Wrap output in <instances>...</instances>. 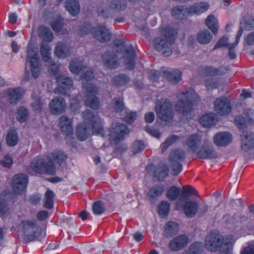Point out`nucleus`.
Listing matches in <instances>:
<instances>
[{
	"mask_svg": "<svg viewBox=\"0 0 254 254\" xmlns=\"http://www.w3.org/2000/svg\"><path fill=\"white\" fill-rule=\"evenodd\" d=\"M241 148L245 152L254 150V133L249 132L241 135Z\"/></svg>",
	"mask_w": 254,
	"mask_h": 254,
	"instance_id": "obj_26",
	"label": "nucleus"
},
{
	"mask_svg": "<svg viewBox=\"0 0 254 254\" xmlns=\"http://www.w3.org/2000/svg\"><path fill=\"white\" fill-rule=\"evenodd\" d=\"M197 156L202 159H214L217 157V155L212 145L204 143L200 149L197 152Z\"/></svg>",
	"mask_w": 254,
	"mask_h": 254,
	"instance_id": "obj_25",
	"label": "nucleus"
},
{
	"mask_svg": "<svg viewBox=\"0 0 254 254\" xmlns=\"http://www.w3.org/2000/svg\"><path fill=\"white\" fill-rule=\"evenodd\" d=\"M198 43L202 44H206L209 43L212 38V35L207 30L198 32L196 36Z\"/></svg>",
	"mask_w": 254,
	"mask_h": 254,
	"instance_id": "obj_42",
	"label": "nucleus"
},
{
	"mask_svg": "<svg viewBox=\"0 0 254 254\" xmlns=\"http://www.w3.org/2000/svg\"><path fill=\"white\" fill-rule=\"evenodd\" d=\"M13 163L11 158L8 155L4 156L3 159L0 161V164L3 167L10 168Z\"/></svg>",
	"mask_w": 254,
	"mask_h": 254,
	"instance_id": "obj_61",
	"label": "nucleus"
},
{
	"mask_svg": "<svg viewBox=\"0 0 254 254\" xmlns=\"http://www.w3.org/2000/svg\"><path fill=\"white\" fill-rule=\"evenodd\" d=\"M94 73L89 70L85 71L81 75L82 80V88L85 90L84 105L93 110H97L100 106L99 98L97 96L99 93V88L91 83L94 78Z\"/></svg>",
	"mask_w": 254,
	"mask_h": 254,
	"instance_id": "obj_2",
	"label": "nucleus"
},
{
	"mask_svg": "<svg viewBox=\"0 0 254 254\" xmlns=\"http://www.w3.org/2000/svg\"><path fill=\"white\" fill-rule=\"evenodd\" d=\"M66 103L64 99L61 97H55L49 104V109L52 114L59 115L63 113L66 109Z\"/></svg>",
	"mask_w": 254,
	"mask_h": 254,
	"instance_id": "obj_24",
	"label": "nucleus"
},
{
	"mask_svg": "<svg viewBox=\"0 0 254 254\" xmlns=\"http://www.w3.org/2000/svg\"><path fill=\"white\" fill-rule=\"evenodd\" d=\"M92 210L95 215H100L105 212L106 209L101 201H97L93 204Z\"/></svg>",
	"mask_w": 254,
	"mask_h": 254,
	"instance_id": "obj_52",
	"label": "nucleus"
},
{
	"mask_svg": "<svg viewBox=\"0 0 254 254\" xmlns=\"http://www.w3.org/2000/svg\"><path fill=\"white\" fill-rule=\"evenodd\" d=\"M28 118V111L24 107H20L18 108L17 114L16 119L21 123L26 122Z\"/></svg>",
	"mask_w": 254,
	"mask_h": 254,
	"instance_id": "obj_49",
	"label": "nucleus"
},
{
	"mask_svg": "<svg viewBox=\"0 0 254 254\" xmlns=\"http://www.w3.org/2000/svg\"><path fill=\"white\" fill-rule=\"evenodd\" d=\"M245 27L249 30L254 29V16L247 18L245 22Z\"/></svg>",
	"mask_w": 254,
	"mask_h": 254,
	"instance_id": "obj_64",
	"label": "nucleus"
},
{
	"mask_svg": "<svg viewBox=\"0 0 254 254\" xmlns=\"http://www.w3.org/2000/svg\"><path fill=\"white\" fill-rule=\"evenodd\" d=\"M232 134L228 132H218L213 138V141L216 145L219 147L226 146L232 141Z\"/></svg>",
	"mask_w": 254,
	"mask_h": 254,
	"instance_id": "obj_27",
	"label": "nucleus"
},
{
	"mask_svg": "<svg viewBox=\"0 0 254 254\" xmlns=\"http://www.w3.org/2000/svg\"><path fill=\"white\" fill-rule=\"evenodd\" d=\"M51 48L46 43H42L40 46V53L42 60L45 62H48L51 59Z\"/></svg>",
	"mask_w": 254,
	"mask_h": 254,
	"instance_id": "obj_44",
	"label": "nucleus"
},
{
	"mask_svg": "<svg viewBox=\"0 0 254 254\" xmlns=\"http://www.w3.org/2000/svg\"><path fill=\"white\" fill-rule=\"evenodd\" d=\"M179 139V136L174 134H172L169 136L165 141H164L160 146L161 151L164 152L166 151L169 147L173 144L175 142Z\"/></svg>",
	"mask_w": 254,
	"mask_h": 254,
	"instance_id": "obj_46",
	"label": "nucleus"
},
{
	"mask_svg": "<svg viewBox=\"0 0 254 254\" xmlns=\"http://www.w3.org/2000/svg\"><path fill=\"white\" fill-rule=\"evenodd\" d=\"M24 243L28 244L42 239V231L35 219L23 220L21 222Z\"/></svg>",
	"mask_w": 254,
	"mask_h": 254,
	"instance_id": "obj_7",
	"label": "nucleus"
},
{
	"mask_svg": "<svg viewBox=\"0 0 254 254\" xmlns=\"http://www.w3.org/2000/svg\"><path fill=\"white\" fill-rule=\"evenodd\" d=\"M200 142V137L197 134L193 133L187 138L186 145L190 150L195 152L198 149Z\"/></svg>",
	"mask_w": 254,
	"mask_h": 254,
	"instance_id": "obj_30",
	"label": "nucleus"
},
{
	"mask_svg": "<svg viewBox=\"0 0 254 254\" xmlns=\"http://www.w3.org/2000/svg\"><path fill=\"white\" fill-rule=\"evenodd\" d=\"M104 65L110 69H115L120 64V60L117 54L113 52L107 51L102 56Z\"/></svg>",
	"mask_w": 254,
	"mask_h": 254,
	"instance_id": "obj_22",
	"label": "nucleus"
},
{
	"mask_svg": "<svg viewBox=\"0 0 254 254\" xmlns=\"http://www.w3.org/2000/svg\"><path fill=\"white\" fill-rule=\"evenodd\" d=\"M164 189L165 188L163 185L155 186L149 189L147 193V195L150 198L155 199L162 194Z\"/></svg>",
	"mask_w": 254,
	"mask_h": 254,
	"instance_id": "obj_39",
	"label": "nucleus"
},
{
	"mask_svg": "<svg viewBox=\"0 0 254 254\" xmlns=\"http://www.w3.org/2000/svg\"><path fill=\"white\" fill-rule=\"evenodd\" d=\"M205 24L214 34L217 33L218 29V21L213 15L210 14L208 16L205 20Z\"/></svg>",
	"mask_w": 254,
	"mask_h": 254,
	"instance_id": "obj_38",
	"label": "nucleus"
},
{
	"mask_svg": "<svg viewBox=\"0 0 254 254\" xmlns=\"http://www.w3.org/2000/svg\"><path fill=\"white\" fill-rule=\"evenodd\" d=\"M161 37H156L154 39L155 49L166 56L172 55V46L174 44L177 36L176 29L169 26H165L161 30Z\"/></svg>",
	"mask_w": 254,
	"mask_h": 254,
	"instance_id": "obj_4",
	"label": "nucleus"
},
{
	"mask_svg": "<svg viewBox=\"0 0 254 254\" xmlns=\"http://www.w3.org/2000/svg\"><path fill=\"white\" fill-rule=\"evenodd\" d=\"M55 196V193L52 190L48 189L46 191L45 198L43 200L44 207L48 209L53 207Z\"/></svg>",
	"mask_w": 254,
	"mask_h": 254,
	"instance_id": "obj_40",
	"label": "nucleus"
},
{
	"mask_svg": "<svg viewBox=\"0 0 254 254\" xmlns=\"http://www.w3.org/2000/svg\"><path fill=\"white\" fill-rule=\"evenodd\" d=\"M166 197L171 201L176 200L179 196V201L184 200L190 197L192 195H197V192L192 187L188 185L183 187L182 192L180 189L175 186L169 188L166 193Z\"/></svg>",
	"mask_w": 254,
	"mask_h": 254,
	"instance_id": "obj_10",
	"label": "nucleus"
},
{
	"mask_svg": "<svg viewBox=\"0 0 254 254\" xmlns=\"http://www.w3.org/2000/svg\"><path fill=\"white\" fill-rule=\"evenodd\" d=\"M56 79L58 85L56 91L60 94L67 95L68 90L73 86L72 79L65 75H59L56 77Z\"/></svg>",
	"mask_w": 254,
	"mask_h": 254,
	"instance_id": "obj_20",
	"label": "nucleus"
},
{
	"mask_svg": "<svg viewBox=\"0 0 254 254\" xmlns=\"http://www.w3.org/2000/svg\"><path fill=\"white\" fill-rule=\"evenodd\" d=\"M84 67L82 62L76 59L71 61L69 64V70L75 74H78Z\"/></svg>",
	"mask_w": 254,
	"mask_h": 254,
	"instance_id": "obj_41",
	"label": "nucleus"
},
{
	"mask_svg": "<svg viewBox=\"0 0 254 254\" xmlns=\"http://www.w3.org/2000/svg\"><path fill=\"white\" fill-rule=\"evenodd\" d=\"M52 156L54 161L60 165L64 162L67 158V155L60 150H55L52 153Z\"/></svg>",
	"mask_w": 254,
	"mask_h": 254,
	"instance_id": "obj_47",
	"label": "nucleus"
},
{
	"mask_svg": "<svg viewBox=\"0 0 254 254\" xmlns=\"http://www.w3.org/2000/svg\"><path fill=\"white\" fill-rule=\"evenodd\" d=\"M179 231V224L175 221H169L164 226V233L167 237L177 234Z\"/></svg>",
	"mask_w": 254,
	"mask_h": 254,
	"instance_id": "obj_32",
	"label": "nucleus"
},
{
	"mask_svg": "<svg viewBox=\"0 0 254 254\" xmlns=\"http://www.w3.org/2000/svg\"><path fill=\"white\" fill-rule=\"evenodd\" d=\"M131 1H135L136 0H129ZM127 6L126 0H113L111 2V7L113 9L122 10L126 9Z\"/></svg>",
	"mask_w": 254,
	"mask_h": 254,
	"instance_id": "obj_48",
	"label": "nucleus"
},
{
	"mask_svg": "<svg viewBox=\"0 0 254 254\" xmlns=\"http://www.w3.org/2000/svg\"><path fill=\"white\" fill-rule=\"evenodd\" d=\"M136 53L134 48L131 45H128L125 49L123 59L124 64L127 68L129 70L134 69L136 65Z\"/></svg>",
	"mask_w": 254,
	"mask_h": 254,
	"instance_id": "obj_21",
	"label": "nucleus"
},
{
	"mask_svg": "<svg viewBox=\"0 0 254 254\" xmlns=\"http://www.w3.org/2000/svg\"><path fill=\"white\" fill-rule=\"evenodd\" d=\"M243 28L240 27L236 34L235 41L231 43L228 47L229 57L231 60H234L236 58V51L234 49L238 45L240 38L243 33Z\"/></svg>",
	"mask_w": 254,
	"mask_h": 254,
	"instance_id": "obj_33",
	"label": "nucleus"
},
{
	"mask_svg": "<svg viewBox=\"0 0 254 254\" xmlns=\"http://www.w3.org/2000/svg\"><path fill=\"white\" fill-rule=\"evenodd\" d=\"M170 210V204L165 200L161 201L157 207L158 213L162 218H165L168 215Z\"/></svg>",
	"mask_w": 254,
	"mask_h": 254,
	"instance_id": "obj_37",
	"label": "nucleus"
},
{
	"mask_svg": "<svg viewBox=\"0 0 254 254\" xmlns=\"http://www.w3.org/2000/svg\"><path fill=\"white\" fill-rule=\"evenodd\" d=\"M136 113L135 112H131L127 114L125 118L127 122L129 124H131L136 119Z\"/></svg>",
	"mask_w": 254,
	"mask_h": 254,
	"instance_id": "obj_63",
	"label": "nucleus"
},
{
	"mask_svg": "<svg viewBox=\"0 0 254 254\" xmlns=\"http://www.w3.org/2000/svg\"><path fill=\"white\" fill-rule=\"evenodd\" d=\"M65 7L72 16H76L80 12V7L77 0H66Z\"/></svg>",
	"mask_w": 254,
	"mask_h": 254,
	"instance_id": "obj_31",
	"label": "nucleus"
},
{
	"mask_svg": "<svg viewBox=\"0 0 254 254\" xmlns=\"http://www.w3.org/2000/svg\"><path fill=\"white\" fill-rule=\"evenodd\" d=\"M209 8V3L204 1L195 2L189 7L177 5L172 9V15L176 19L183 20L188 16L199 15L207 11Z\"/></svg>",
	"mask_w": 254,
	"mask_h": 254,
	"instance_id": "obj_6",
	"label": "nucleus"
},
{
	"mask_svg": "<svg viewBox=\"0 0 254 254\" xmlns=\"http://www.w3.org/2000/svg\"><path fill=\"white\" fill-rule=\"evenodd\" d=\"M43 161L40 159L33 160L31 164V169L36 173L39 174H43Z\"/></svg>",
	"mask_w": 254,
	"mask_h": 254,
	"instance_id": "obj_50",
	"label": "nucleus"
},
{
	"mask_svg": "<svg viewBox=\"0 0 254 254\" xmlns=\"http://www.w3.org/2000/svg\"><path fill=\"white\" fill-rule=\"evenodd\" d=\"M178 97L179 99L175 105V109L178 114L186 118L193 112L194 106L200 101L199 96L192 89L181 92Z\"/></svg>",
	"mask_w": 254,
	"mask_h": 254,
	"instance_id": "obj_3",
	"label": "nucleus"
},
{
	"mask_svg": "<svg viewBox=\"0 0 254 254\" xmlns=\"http://www.w3.org/2000/svg\"><path fill=\"white\" fill-rule=\"evenodd\" d=\"M9 102L11 104H17L22 97L20 88H10L8 90Z\"/></svg>",
	"mask_w": 254,
	"mask_h": 254,
	"instance_id": "obj_35",
	"label": "nucleus"
},
{
	"mask_svg": "<svg viewBox=\"0 0 254 254\" xmlns=\"http://www.w3.org/2000/svg\"><path fill=\"white\" fill-rule=\"evenodd\" d=\"M189 238L185 234L179 235L169 243V248L171 251L177 252L183 249L189 243Z\"/></svg>",
	"mask_w": 254,
	"mask_h": 254,
	"instance_id": "obj_23",
	"label": "nucleus"
},
{
	"mask_svg": "<svg viewBox=\"0 0 254 254\" xmlns=\"http://www.w3.org/2000/svg\"><path fill=\"white\" fill-rule=\"evenodd\" d=\"M235 123L237 127L240 129L247 127V123L245 119L242 116H238L235 119Z\"/></svg>",
	"mask_w": 254,
	"mask_h": 254,
	"instance_id": "obj_56",
	"label": "nucleus"
},
{
	"mask_svg": "<svg viewBox=\"0 0 254 254\" xmlns=\"http://www.w3.org/2000/svg\"><path fill=\"white\" fill-rule=\"evenodd\" d=\"M214 109L218 114L227 115L232 111L231 101L226 96L217 98L214 102Z\"/></svg>",
	"mask_w": 254,
	"mask_h": 254,
	"instance_id": "obj_19",
	"label": "nucleus"
},
{
	"mask_svg": "<svg viewBox=\"0 0 254 254\" xmlns=\"http://www.w3.org/2000/svg\"><path fill=\"white\" fill-rule=\"evenodd\" d=\"M59 126L65 135L67 143L70 144V142L74 139L72 120L66 116H62L60 118Z\"/></svg>",
	"mask_w": 254,
	"mask_h": 254,
	"instance_id": "obj_15",
	"label": "nucleus"
},
{
	"mask_svg": "<svg viewBox=\"0 0 254 254\" xmlns=\"http://www.w3.org/2000/svg\"><path fill=\"white\" fill-rule=\"evenodd\" d=\"M199 123L204 127H209L215 124V116L210 113L202 115L199 118Z\"/></svg>",
	"mask_w": 254,
	"mask_h": 254,
	"instance_id": "obj_34",
	"label": "nucleus"
},
{
	"mask_svg": "<svg viewBox=\"0 0 254 254\" xmlns=\"http://www.w3.org/2000/svg\"><path fill=\"white\" fill-rule=\"evenodd\" d=\"M18 136L15 130L11 129L8 131L6 137V141L8 146H15L18 143Z\"/></svg>",
	"mask_w": 254,
	"mask_h": 254,
	"instance_id": "obj_45",
	"label": "nucleus"
},
{
	"mask_svg": "<svg viewBox=\"0 0 254 254\" xmlns=\"http://www.w3.org/2000/svg\"><path fill=\"white\" fill-rule=\"evenodd\" d=\"M224 242L223 237L216 231H210L209 235L205 237V245L210 251L215 252L219 251V254H232L234 243L232 240Z\"/></svg>",
	"mask_w": 254,
	"mask_h": 254,
	"instance_id": "obj_5",
	"label": "nucleus"
},
{
	"mask_svg": "<svg viewBox=\"0 0 254 254\" xmlns=\"http://www.w3.org/2000/svg\"><path fill=\"white\" fill-rule=\"evenodd\" d=\"M40 35L43 37V40L46 42L53 41L54 35L50 28L45 26H41L39 27Z\"/></svg>",
	"mask_w": 254,
	"mask_h": 254,
	"instance_id": "obj_43",
	"label": "nucleus"
},
{
	"mask_svg": "<svg viewBox=\"0 0 254 254\" xmlns=\"http://www.w3.org/2000/svg\"><path fill=\"white\" fill-rule=\"evenodd\" d=\"M205 85L208 90H212L218 88L219 84L216 81H213L212 79H207L205 82Z\"/></svg>",
	"mask_w": 254,
	"mask_h": 254,
	"instance_id": "obj_60",
	"label": "nucleus"
},
{
	"mask_svg": "<svg viewBox=\"0 0 254 254\" xmlns=\"http://www.w3.org/2000/svg\"><path fill=\"white\" fill-rule=\"evenodd\" d=\"M114 101L115 102V110L116 112H122L125 107L123 100L119 98H115Z\"/></svg>",
	"mask_w": 254,
	"mask_h": 254,
	"instance_id": "obj_58",
	"label": "nucleus"
},
{
	"mask_svg": "<svg viewBox=\"0 0 254 254\" xmlns=\"http://www.w3.org/2000/svg\"><path fill=\"white\" fill-rule=\"evenodd\" d=\"M155 109L157 117L162 121H169L174 117L172 105L167 99L158 100Z\"/></svg>",
	"mask_w": 254,
	"mask_h": 254,
	"instance_id": "obj_11",
	"label": "nucleus"
},
{
	"mask_svg": "<svg viewBox=\"0 0 254 254\" xmlns=\"http://www.w3.org/2000/svg\"><path fill=\"white\" fill-rule=\"evenodd\" d=\"M43 174L54 175L56 174V168L53 161H49L48 162H44Z\"/></svg>",
	"mask_w": 254,
	"mask_h": 254,
	"instance_id": "obj_51",
	"label": "nucleus"
},
{
	"mask_svg": "<svg viewBox=\"0 0 254 254\" xmlns=\"http://www.w3.org/2000/svg\"><path fill=\"white\" fill-rule=\"evenodd\" d=\"M228 37L227 36H223L220 38L213 48V50L221 48L223 47H229L231 44L228 43Z\"/></svg>",
	"mask_w": 254,
	"mask_h": 254,
	"instance_id": "obj_57",
	"label": "nucleus"
},
{
	"mask_svg": "<svg viewBox=\"0 0 254 254\" xmlns=\"http://www.w3.org/2000/svg\"><path fill=\"white\" fill-rule=\"evenodd\" d=\"M109 131V139L112 143H119L121 140H124L125 136L129 133L127 126L122 123L113 124Z\"/></svg>",
	"mask_w": 254,
	"mask_h": 254,
	"instance_id": "obj_13",
	"label": "nucleus"
},
{
	"mask_svg": "<svg viewBox=\"0 0 254 254\" xmlns=\"http://www.w3.org/2000/svg\"><path fill=\"white\" fill-rule=\"evenodd\" d=\"M182 72L178 69H165L161 72L157 70H150L149 72L148 78L153 82L158 81L160 76L162 75L166 78L171 84H176L182 79Z\"/></svg>",
	"mask_w": 254,
	"mask_h": 254,
	"instance_id": "obj_9",
	"label": "nucleus"
},
{
	"mask_svg": "<svg viewBox=\"0 0 254 254\" xmlns=\"http://www.w3.org/2000/svg\"><path fill=\"white\" fill-rule=\"evenodd\" d=\"M71 52V47L62 42H59L55 47V54L59 58H65L68 57Z\"/></svg>",
	"mask_w": 254,
	"mask_h": 254,
	"instance_id": "obj_29",
	"label": "nucleus"
},
{
	"mask_svg": "<svg viewBox=\"0 0 254 254\" xmlns=\"http://www.w3.org/2000/svg\"><path fill=\"white\" fill-rule=\"evenodd\" d=\"M92 33L93 37L101 42L109 41L112 37L109 29L105 26L99 25L97 27H93L90 23H85L80 27L79 34L83 36Z\"/></svg>",
	"mask_w": 254,
	"mask_h": 254,
	"instance_id": "obj_8",
	"label": "nucleus"
},
{
	"mask_svg": "<svg viewBox=\"0 0 254 254\" xmlns=\"http://www.w3.org/2000/svg\"><path fill=\"white\" fill-rule=\"evenodd\" d=\"M228 70V68L224 66H220L218 68L212 66H204L201 69L204 73L208 76L222 75L224 74Z\"/></svg>",
	"mask_w": 254,
	"mask_h": 254,
	"instance_id": "obj_28",
	"label": "nucleus"
},
{
	"mask_svg": "<svg viewBox=\"0 0 254 254\" xmlns=\"http://www.w3.org/2000/svg\"><path fill=\"white\" fill-rule=\"evenodd\" d=\"M145 148V145L141 140L135 141L132 146V150L133 154H136L142 151Z\"/></svg>",
	"mask_w": 254,
	"mask_h": 254,
	"instance_id": "obj_54",
	"label": "nucleus"
},
{
	"mask_svg": "<svg viewBox=\"0 0 254 254\" xmlns=\"http://www.w3.org/2000/svg\"><path fill=\"white\" fill-rule=\"evenodd\" d=\"M145 130L146 132L149 133L151 136L155 137L157 138H160L161 136V133L158 130L152 129L151 127L148 125L145 127Z\"/></svg>",
	"mask_w": 254,
	"mask_h": 254,
	"instance_id": "obj_62",
	"label": "nucleus"
},
{
	"mask_svg": "<svg viewBox=\"0 0 254 254\" xmlns=\"http://www.w3.org/2000/svg\"><path fill=\"white\" fill-rule=\"evenodd\" d=\"M146 171L148 173H153L154 177L159 181H163L169 175V170L166 164H159L155 166L151 163L146 166Z\"/></svg>",
	"mask_w": 254,
	"mask_h": 254,
	"instance_id": "obj_18",
	"label": "nucleus"
},
{
	"mask_svg": "<svg viewBox=\"0 0 254 254\" xmlns=\"http://www.w3.org/2000/svg\"><path fill=\"white\" fill-rule=\"evenodd\" d=\"M82 117L83 122L79 123L75 128V135L78 140L83 141L89 138L90 132L88 127H91L94 134L104 137L103 123L100 117L87 109L82 112Z\"/></svg>",
	"mask_w": 254,
	"mask_h": 254,
	"instance_id": "obj_1",
	"label": "nucleus"
},
{
	"mask_svg": "<svg viewBox=\"0 0 254 254\" xmlns=\"http://www.w3.org/2000/svg\"><path fill=\"white\" fill-rule=\"evenodd\" d=\"M185 158L186 153L182 149H174L171 151L169 161L173 176H177L181 173L183 170V165L181 162L184 161Z\"/></svg>",
	"mask_w": 254,
	"mask_h": 254,
	"instance_id": "obj_12",
	"label": "nucleus"
},
{
	"mask_svg": "<svg viewBox=\"0 0 254 254\" xmlns=\"http://www.w3.org/2000/svg\"><path fill=\"white\" fill-rule=\"evenodd\" d=\"M97 13L99 16H102L104 18L107 19L113 17V14L111 12V8L100 9L99 7L97 9Z\"/></svg>",
	"mask_w": 254,
	"mask_h": 254,
	"instance_id": "obj_59",
	"label": "nucleus"
},
{
	"mask_svg": "<svg viewBox=\"0 0 254 254\" xmlns=\"http://www.w3.org/2000/svg\"><path fill=\"white\" fill-rule=\"evenodd\" d=\"M28 183L27 175L20 173L15 175L12 179V188L16 194H21L25 191Z\"/></svg>",
	"mask_w": 254,
	"mask_h": 254,
	"instance_id": "obj_14",
	"label": "nucleus"
},
{
	"mask_svg": "<svg viewBox=\"0 0 254 254\" xmlns=\"http://www.w3.org/2000/svg\"><path fill=\"white\" fill-rule=\"evenodd\" d=\"M181 209H183L187 217L191 218L196 214L198 210V204L195 201L188 200L182 205L180 201H177L175 203V209L179 210Z\"/></svg>",
	"mask_w": 254,
	"mask_h": 254,
	"instance_id": "obj_17",
	"label": "nucleus"
},
{
	"mask_svg": "<svg viewBox=\"0 0 254 254\" xmlns=\"http://www.w3.org/2000/svg\"><path fill=\"white\" fill-rule=\"evenodd\" d=\"M64 26L63 19L61 18H57L51 24V27L56 32H60L62 31Z\"/></svg>",
	"mask_w": 254,
	"mask_h": 254,
	"instance_id": "obj_53",
	"label": "nucleus"
},
{
	"mask_svg": "<svg viewBox=\"0 0 254 254\" xmlns=\"http://www.w3.org/2000/svg\"><path fill=\"white\" fill-rule=\"evenodd\" d=\"M9 213V208L6 204L0 198V217L2 219L6 218Z\"/></svg>",
	"mask_w": 254,
	"mask_h": 254,
	"instance_id": "obj_55",
	"label": "nucleus"
},
{
	"mask_svg": "<svg viewBox=\"0 0 254 254\" xmlns=\"http://www.w3.org/2000/svg\"><path fill=\"white\" fill-rule=\"evenodd\" d=\"M130 80V77L127 75L122 73L115 76L113 78L112 83L116 87H121L126 86Z\"/></svg>",
	"mask_w": 254,
	"mask_h": 254,
	"instance_id": "obj_36",
	"label": "nucleus"
},
{
	"mask_svg": "<svg viewBox=\"0 0 254 254\" xmlns=\"http://www.w3.org/2000/svg\"><path fill=\"white\" fill-rule=\"evenodd\" d=\"M27 53V63H29L32 76L36 78L39 75V58L33 48H28Z\"/></svg>",
	"mask_w": 254,
	"mask_h": 254,
	"instance_id": "obj_16",
	"label": "nucleus"
}]
</instances>
